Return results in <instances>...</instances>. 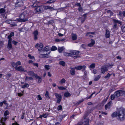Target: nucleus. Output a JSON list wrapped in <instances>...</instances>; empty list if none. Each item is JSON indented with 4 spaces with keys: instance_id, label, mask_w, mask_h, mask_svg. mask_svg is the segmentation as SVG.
<instances>
[{
    "instance_id": "nucleus-10",
    "label": "nucleus",
    "mask_w": 125,
    "mask_h": 125,
    "mask_svg": "<svg viewBox=\"0 0 125 125\" xmlns=\"http://www.w3.org/2000/svg\"><path fill=\"white\" fill-rule=\"evenodd\" d=\"M108 70V69L106 66H103L101 68V73L103 74H104Z\"/></svg>"
},
{
    "instance_id": "nucleus-30",
    "label": "nucleus",
    "mask_w": 125,
    "mask_h": 125,
    "mask_svg": "<svg viewBox=\"0 0 125 125\" xmlns=\"http://www.w3.org/2000/svg\"><path fill=\"white\" fill-rule=\"evenodd\" d=\"M118 14L120 16H122V15L125 16V11H124L122 12L120 11H119V13Z\"/></svg>"
},
{
    "instance_id": "nucleus-48",
    "label": "nucleus",
    "mask_w": 125,
    "mask_h": 125,
    "mask_svg": "<svg viewBox=\"0 0 125 125\" xmlns=\"http://www.w3.org/2000/svg\"><path fill=\"white\" fill-rule=\"evenodd\" d=\"M45 97L47 98H49V93L48 91H47L46 92V93L45 94Z\"/></svg>"
},
{
    "instance_id": "nucleus-60",
    "label": "nucleus",
    "mask_w": 125,
    "mask_h": 125,
    "mask_svg": "<svg viewBox=\"0 0 125 125\" xmlns=\"http://www.w3.org/2000/svg\"><path fill=\"white\" fill-rule=\"evenodd\" d=\"M78 10L79 11L82 12L83 11L82 8L81 6L79 7L78 8Z\"/></svg>"
},
{
    "instance_id": "nucleus-40",
    "label": "nucleus",
    "mask_w": 125,
    "mask_h": 125,
    "mask_svg": "<svg viewBox=\"0 0 125 125\" xmlns=\"http://www.w3.org/2000/svg\"><path fill=\"white\" fill-rule=\"evenodd\" d=\"M57 49V48L55 46H53L51 48V51H54Z\"/></svg>"
},
{
    "instance_id": "nucleus-16",
    "label": "nucleus",
    "mask_w": 125,
    "mask_h": 125,
    "mask_svg": "<svg viewBox=\"0 0 125 125\" xmlns=\"http://www.w3.org/2000/svg\"><path fill=\"white\" fill-rule=\"evenodd\" d=\"M83 117L84 118V122L83 123L85 125H88L89 123V120L88 119H85V118L86 117L85 115Z\"/></svg>"
},
{
    "instance_id": "nucleus-55",
    "label": "nucleus",
    "mask_w": 125,
    "mask_h": 125,
    "mask_svg": "<svg viewBox=\"0 0 125 125\" xmlns=\"http://www.w3.org/2000/svg\"><path fill=\"white\" fill-rule=\"evenodd\" d=\"M95 93V92H94V93H93L92 94H91V95L90 96L88 97H87L86 98V99H90L91 98V97H92V96Z\"/></svg>"
},
{
    "instance_id": "nucleus-59",
    "label": "nucleus",
    "mask_w": 125,
    "mask_h": 125,
    "mask_svg": "<svg viewBox=\"0 0 125 125\" xmlns=\"http://www.w3.org/2000/svg\"><path fill=\"white\" fill-rule=\"evenodd\" d=\"M3 45V42L2 41L0 42V48L2 47Z\"/></svg>"
},
{
    "instance_id": "nucleus-2",
    "label": "nucleus",
    "mask_w": 125,
    "mask_h": 125,
    "mask_svg": "<svg viewBox=\"0 0 125 125\" xmlns=\"http://www.w3.org/2000/svg\"><path fill=\"white\" fill-rule=\"evenodd\" d=\"M118 117L120 121H123L125 119V110L122 108H119L118 110Z\"/></svg>"
},
{
    "instance_id": "nucleus-39",
    "label": "nucleus",
    "mask_w": 125,
    "mask_h": 125,
    "mask_svg": "<svg viewBox=\"0 0 125 125\" xmlns=\"http://www.w3.org/2000/svg\"><path fill=\"white\" fill-rule=\"evenodd\" d=\"M14 33L13 32H11L10 33V35L8 36V38H11V37L12 36H14Z\"/></svg>"
},
{
    "instance_id": "nucleus-38",
    "label": "nucleus",
    "mask_w": 125,
    "mask_h": 125,
    "mask_svg": "<svg viewBox=\"0 0 125 125\" xmlns=\"http://www.w3.org/2000/svg\"><path fill=\"white\" fill-rule=\"evenodd\" d=\"M58 88L60 90H65L66 88L63 86H58Z\"/></svg>"
},
{
    "instance_id": "nucleus-41",
    "label": "nucleus",
    "mask_w": 125,
    "mask_h": 125,
    "mask_svg": "<svg viewBox=\"0 0 125 125\" xmlns=\"http://www.w3.org/2000/svg\"><path fill=\"white\" fill-rule=\"evenodd\" d=\"M21 62L18 61L16 63V66L15 67H17L18 66L21 65Z\"/></svg>"
},
{
    "instance_id": "nucleus-5",
    "label": "nucleus",
    "mask_w": 125,
    "mask_h": 125,
    "mask_svg": "<svg viewBox=\"0 0 125 125\" xmlns=\"http://www.w3.org/2000/svg\"><path fill=\"white\" fill-rule=\"evenodd\" d=\"M44 10V6H38L35 9V10L36 12L39 13L43 11Z\"/></svg>"
},
{
    "instance_id": "nucleus-42",
    "label": "nucleus",
    "mask_w": 125,
    "mask_h": 125,
    "mask_svg": "<svg viewBox=\"0 0 125 125\" xmlns=\"http://www.w3.org/2000/svg\"><path fill=\"white\" fill-rule=\"evenodd\" d=\"M55 1V0H50L47 1L46 3L50 4L54 2Z\"/></svg>"
},
{
    "instance_id": "nucleus-32",
    "label": "nucleus",
    "mask_w": 125,
    "mask_h": 125,
    "mask_svg": "<svg viewBox=\"0 0 125 125\" xmlns=\"http://www.w3.org/2000/svg\"><path fill=\"white\" fill-rule=\"evenodd\" d=\"M33 78L32 77H28L27 76H26V77L25 80L26 81H29L30 80H32Z\"/></svg>"
},
{
    "instance_id": "nucleus-33",
    "label": "nucleus",
    "mask_w": 125,
    "mask_h": 125,
    "mask_svg": "<svg viewBox=\"0 0 125 125\" xmlns=\"http://www.w3.org/2000/svg\"><path fill=\"white\" fill-rule=\"evenodd\" d=\"M112 75V74H110L109 73H108L107 75L105 76L104 78L108 80L110 78V76Z\"/></svg>"
},
{
    "instance_id": "nucleus-18",
    "label": "nucleus",
    "mask_w": 125,
    "mask_h": 125,
    "mask_svg": "<svg viewBox=\"0 0 125 125\" xmlns=\"http://www.w3.org/2000/svg\"><path fill=\"white\" fill-rule=\"evenodd\" d=\"M29 76H34L35 75V73L32 71H29L27 72Z\"/></svg>"
},
{
    "instance_id": "nucleus-47",
    "label": "nucleus",
    "mask_w": 125,
    "mask_h": 125,
    "mask_svg": "<svg viewBox=\"0 0 125 125\" xmlns=\"http://www.w3.org/2000/svg\"><path fill=\"white\" fill-rule=\"evenodd\" d=\"M95 67V64L94 63H92L90 65V68L92 69L94 68Z\"/></svg>"
},
{
    "instance_id": "nucleus-1",
    "label": "nucleus",
    "mask_w": 125,
    "mask_h": 125,
    "mask_svg": "<svg viewBox=\"0 0 125 125\" xmlns=\"http://www.w3.org/2000/svg\"><path fill=\"white\" fill-rule=\"evenodd\" d=\"M32 13L31 11L29 10H27L21 13L19 16V18L21 21L25 22L28 20L27 19L29 16L31 15Z\"/></svg>"
},
{
    "instance_id": "nucleus-7",
    "label": "nucleus",
    "mask_w": 125,
    "mask_h": 125,
    "mask_svg": "<svg viewBox=\"0 0 125 125\" xmlns=\"http://www.w3.org/2000/svg\"><path fill=\"white\" fill-rule=\"evenodd\" d=\"M54 94L57 99V103H60L62 99V96L61 95L56 93H55Z\"/></svg>"
},
{
    "instance_id": "nucleus-44",
    "label": "nucleus",
    "mask_w": 125,
    "mask_h": 125,
    "mask_svg": "<svg viewBox=\"0 0 125 125\" xmlns=\"http://www.w3.org/2000/svg\"><path fill=\"white\" fill-rule=\"evenodd\" d=\"M64 96L66 97H67L70 96V94L68 93H64Z\"/></svg>"
},
{
    "instance_id": "nucleus-13",
    "label": "nucleus",
    "mask_w": 125,
    "mask_h": 125,
    "mask_svg": "<svg viewBox=\"0 0 125 125\" xmlns=\"http://www.w3.org/2000/svg\"><path fill=\"white\" fill-rule=\"evenodd\" d=\"M9 116H4L3 117H2L0 119V122L1 123H5V122L6 121V120L9 118Z\"/></svg>"
},
{
    "instance_id": "nucleus-25",
    "label": "nucleus",
    "mask_w": 125,
    "mask_h": 125,
    "mask_svg": "<svg viewBox=\"0 0 125 125\" xmlns=\"http://www.w3.org/2000/svg\"><path fill=\"white\" fill-rule=\"evenodd\" d=\"M86 16L85 15H83L81 17V22L82 23H83L86 19Z\"/></svg>"
},
{
    "instance_id": "nucleus-54",
    "label": "nucleus",
    "mask_w": 125,
    "mask_h": 125,
    "mask_svg": "<svg viewBox=\"0 0 125 125\" xmlns=\"http://www.w3.org/2000/svg\"><path fill=\"white\" fill-rule=\"evenodd\" d=\"M86 68V66L85 65H83L82 66V71L83 72H84L85 71V68Z\"/></svg>"
},
{
    "instance_id": "nucleus-24",
    "label": "nucleus",
    "mask_w": 125,
    "mask_h": 125,
    "mask_svg": "<svg viewBox=\"0 0 125 125\" xmlns=\"http://www.w3.org/2000/svg\"><path fill=\"white\" fill-rule=\"evenodd\" d=\"M10 114V112L8 110H6L5 111L4 113V115L5 117L9 116L8 115Z\"/></svg>"
},
{
    "instance_id": "nucleus-20",
    "label": "nucleus",
    "mask_w": 125,
    "mask_h": 125,
    "mask_svg": "<svg viewBox=\"0 0 125 125\" xmlns=\"http://www.w3.org/2000/svg\"><path fill=\"white\" fill-rule=\"evenodd\" d=\"M77 37V36L76 34L73 33L72 34V38L73 40H76Z\"/></svg>"
},
{
    "instance_id": "nucleus-19",
    "label": "nucleus",
    "mask_w": 125,
    "mask_h": 125,
    "mask_svg": "<svg viewBox=\"0 0 125 125\" xmlns=\"http://www.w3.org/2000/svg\"><path fill=\"white\" fill-rule=\"evenodd\" d=\"M64 49L65 48L63 47H58V50L59 52L61 53Z\"/></svg>"
},
{
    "instance_id": "nucleus-49",
    "label": "nucleus",
    "mask_w": 125,
    "mask_h": 125,
    "mask_svg": "<svg viewBox=\"0 0 125 125\" xmlns=\"http://www.w3.org/2000/svg\"><path fill=\"white\" fill-rule=\"evenodd\" d=\"M121 30L123 32H125V27L124 26H122Z\"/></svg>"
},
{
    "instance_id": "nucleus-37",
    "label": "nucleus",
    "mask_w": 125,
    "mask_h": 125,
    "mask_svg": "<svg viewBox=\"0 0 125 125\" xmlns=\"http://www.w3.org/2000/svg\"><path fill=\"white\" fill-rule=\"evenodd\" d=\"M66 80L64 78L62 79L59 82V83H60L63 84L65 83Z\"/></svg>"
},
{
    "instance_id": "nucleus-27",
    "label": "nucleus",
    "mask_w": 125,
    "mask_h": 125,
    "mask_svg": "<svg viewBox=\"0 0 125 125\" xmlns=\"http://www.w3.org/2000/svg\"><path fill=\"white\" fill-rule=\"evenodd\" d=\"M111 116L112 118L115 117L117 116H118V114L116 112H115L112 114Z\"/></svg>"
},
{
    "instance_id": "nucleus-8",
    "label": "nucleus",
    "mask_w": 125,
    "mask_h": 125,
    "mask_svg": "<svg viewBox=\"0 0 125 125\" xmlns=\"http://www.w3.org/2000/svg\"><path fill=\"white\" fill-rule=\"evenodd\" d=\"M15 68L16 70L20 72H27V71L26 70H25L24 68L22 66L15 67Z\"/></svg>"
},
{
    "instance_id": "nucleus-6",
    "label": "nucleus",
    "mask_w": 125,
    "mask_h": 125,
    "mask_svg": "<svg viewBox=\"0 0 125 125\" xmlns=\"http://www.w3.org/2000/svg\"><path fill=\"white\" fill-rule=\"evenodd\" d=\"M50 52L47 54L45 53V52H39V54L40 55V57L41 58H49L50 57V56L48 55V54L50 53Z\"/></svg>"
},
{
    "instance_id": "nucleus-21",
    "label": "nucleus",
    "mask_w": 125,
    "mask_h": 125,
    "mask_svg": "<svg viewBox=\"0 0 125 125\" xmlns=\"http://www.w3.org/2000/svg\"><path fill=\"white\" fill-rule=\"evenodd\" d=\"M44 10H47L49 9L50 10H52L53 9L52 7H51L50 6H44Z\"/></svg>"
},
{
    "instance_id": "nucleus-46",
    "label": "nucleus",
    "mask_w": 125,
    "mask_h": 125,
    "mask_svg": "<svg viewBox=\"0 0 125 125\" xmlns=\"http://www.w3.org/2000/svg\"><path fill=\"white\" fill-rule=\"evenodd\" d=\"M115 97V94H112L111 96V99L112 100H114Z\"/></svg>"
},
{
    "instance_id": "nucleus-52",
    "label": "nucleus",
    "mask_w": 125,
    "mask_h": 125,
    "mask_svg": "<svg viewBox=\"0 0 125 125\" xmlns=\"http://www.w3.org/2000/svg\"><path fill=\"white\" fill-rule=\"evenodd\" d=\"M28 56L29 58L30 59H35L34 57L33 56H32L30 54L28 55Z\"/></svg>"
},
{
    "instance_id": "nucleus-28",
    "label": "nucleus",
    "mask_w": 125,
    "mask_h": 125,
    "mask_svg": "<svg viewBox=\"0 0 125 125\" xmlns=\"http://www.w3.org/2000/svg\"><path fill=\"white\" fill-rule=\"evenodd\" d=\"M7 47L9 50L11 49L12 48L11 43H8Z\"/></svg>"
},
{
    "instance_id": "nucleus-61",
    "label": "nucleus",
    "mask_w": 125,
    "mask_h": 125,
    "mask_svg": "<svg viewBox=\"0 0 125 125\" xmlns=\"http://www.w3.org/2000/svg\"><path fill=\"white\" fill-rule=\"evenodd\" d=\"M38 99L39 100H41L42 99V98L41 97L40 95H38Z\"/></svg>"
},
{
    "instance_id": "nucleus-3",
    "label": "nucleus",
    "mask_w": 125,
    "mask_h": 125,
    "mask_svg": "<svg viewBox=\"0 0 125 125\" xmlns=\"http://www.w3.org/2000/svg\"><path fill=\"white\" fill-rule=\"evenodd\" d=\"M115 97L117 98L120 96L124 95L125 96V92L121 90H118L114 93Z\"/></svg>"
},
{
    "instance_id": "nucleus-51",
    "label": "nucleus",
    "mask_w": 125,
    "mask_h": 125,
    "mask_svg": "<svg viewBox=\"0 0 125 125\" xmlns=\"http://www.w3.org/2000/svg\"><path fill=\"white\" fill-rule=\"evenodd\" d=\"M62 109V106L61 105H60L58 106L57 110L58 111H59L60 110H61Z\"/></svg>"
},
{
    "instance_id": "nucleus-35",
    "label": "nucleus",
    "mask_w": 125,
    "mask_h": 125,
    "mask_svg": "<svg viewBox=\"0 0 125 125\" xmlns=\"http://www.w3.org/2000/svg\"><path fill=\"white\" fill-rule=\"evenodd\" d=\"M47 115L46 114H43L42 115H41L39 117L42 118V117H43L44 118H46L47 117Z\"/></svg>"
},
{
    "instance_id": "nucleus-57",
    "label": "nucleus",
    "mask_w": 125,
    "mask_h": 125,
    "mask_svg": "<svg viewBox=\"0 0 125 125\" xmlns=\"http://www.w3.org/2000/svg\"><path fill=\"white\" fill-rule=\"evenodd\" d=\"M11 74L10 73H8L6 75V77L7 78H9L11 76Z\"/></svg>"
},
{
    "instance_id": "nucleus-34",
    "label": "nucleus",
    "mask_w": 125,
    "mask_h": 125,
    "mask_svg": "<svg viewBox=\"0 0 125 125\" xmlns=\"http://www.w3.org/2000/svg\"><path fill=\"white\" fill-rule=\"evenodd\" d=\"M82 66L81 65H79L77 66L74 67V68L77 70H80L82 69Z\"/></svg>"
},
{
    "instance_id": "nucleus-58",
    "label": "nucleus",
    "mask_w": 125,
    "mask_h": 125,
    "mask_svg": "<svg viewBox=\"0 0 125 125\" xmlns=\"http://www.w3.org/2000/svg\"><path fill=\"white\" fill-rule=\"evenodd\" d=\"M45 68L47 70H48L50 69L49 66L48 65H45L44 66Z\"/></svg>"
},
{
    "instance_id": "nucleus-4",
    "label": "nucleus",
    "mask_w": 125,
    "mask_h": 125,
    "mask_svg": "<svg viewBox=\"0 0 125 125\" xmlns=\"http://www.w3.org/2000/svg\"><path fill=\"white\" fill-rule=\"evenodd\" d=\"M35 48H37L39 52H44L43 50V45L41 43L40 44H39L37 43L35 45Z\"/></svg>"
},
{
    "instance_id": "nucleus-9",
    "label": "nucleus",
    "mask_w": 125,
    "mask_h": 125,
    "mask_svg": "<svg viewBox=\"0 0 125 125\" xmlns=\"http://www.w3.org/2000/svg\"><path fill=\"white\" fill-rule=\"evenodd\" d=\"M23 3V1L21 0H17L16 2L15 3L16 7H18L22 6Z\"/></svg>"
},
{
    "instance_id": "nucleus-36",
    "label": "nucleus",
    "mask_w": 125,
    "mask_h": 125,
    "mask_svg": "<svg viewBox=\"0 0 125 125\" xmlns=\"http://www.w3.org/2000/svg\"><path fill=\"white\" fill-rule=\"evenodd\" d=\"M59 63L60 65L63 66H65V62L62 61H60Z\"/></svg>"
},
{
    "instance_id": "nucleus-26",
    "label": "nucleus",
    "mask_w": 125,
    "mask_h": 125,
    "mask_svg": "<svg viewBox=\"0 0 125 125\" xmlns=\"http://www.w3.org/2000/svg\"><path fill=\"white\" fill-rule=\"evenodd\" d=\"M39 4V2H38V1H36L33 3V5H32V7H37Z\"/></svg>"
},
{
    "instance_id": "nucleus-17",
    "label": "nucleus",
    "mask_w": 125,
    "mask_h": 125,
    "mask_svg": "<svg viewBox=\"0 0 125 125\" xmlns=\"http://www.w3.org/2000/svg\"><path fill=\"white\" fill-rule=\"evenodd\" d=\"M71 69L70 72L72 75H73L75 74V69L74 67L73 68L71 67L70 68Z\"/></svg>"
},
{
    "instance_id": "nucleus-45",
    "label": "nucleus",
    "mask_w": 125,
    "mask_h": 125,
    "mask_svg": "<svg viewBox=\"0 0 125 125\" xmlns=\"http://www.w3.org/2000/svg\"><path fill=\"white\" fill-rule=\"evenodd\" d=\"M86 36H88V37H90V38H91L93 37V36L91 34L90 32H88L86 34Z\"/></svg>"
},
{
    "instance_id": "nucleus-15",
    "label": "nucleus",
    "mask_w": 125,
    "mask_h": 125,
    "mask_svg": "<svg viewBox=\"0 0 125 125\" xmlns=\"http://www.w3.org/2000/svg\"><path fill=\"white\" fill-rule=\"evenodd\" d=\"M105 36L106 38H109L110 37V32L108 29H106V30Z\"/></svg>"
},
{
    "instance_id": "nucleus-62",
    "label": "nucleus",
    "mask_w": 125,
    "mask_h": 125,
    "mask_svg": "<svg viewBox=\"0 0 125 125\" xmlns=\"http://www.w3.org/2000/svg\"><path fill=\"white\" fill-rule=\"evenodd\" d=\"M94 45L92 43H90L88 44V46L89 47H91L93 46Z\"/></svg>"
},
{
    "instance_id": "nucleus-31",
    "label": "nucleus",
    "mask_w": 125,
    "mask_h": 125,
    "mask_svg": "<svg viewBox=\"0 0 125 125\" xmlns=\"http://www.w3.org/2000/svg\"><path fill=\"white\" fill-rule=\"evenodd\" d=\"M63 54L65 56H72L71 54V52L68 53L65 52Z\"/></svg>"
},
{
    "instance_id": "nucleus-11",
    "label": "nucleus",
    "mask_w": 125,
    "mask_h": 125,
    "mask_svg": "<svg viewBox=\"0 0 125 125\" xmlns=\"http://www.w3.org/2000/svg\"><path fill=\"white\" fill-rule=\"evenodd\" d=\"M112 104V102L110 101L105 106V107L106 110L109 109L111 107V105Z\"/></svg>"
},
{
    "instance_id": "nucleus-63",
    "label": "nucleus",
    "mask_w": 125,
    "mask_h": 125,
    "mask_svg": "<svg viewBox=\"0 0 125 125\" xmlns=\"http://www.w3.org/2000/svg\"><path fill=\"white\" fill-rule=\"evenodd\" d=\"M12 42L14 45H16L18 43L17 42L14 40Z\"/></svg>"
},
{
    "instance_id": "nucleus-12",
    "label": "nucleus",
    "mask_w": 125,
    "mask_h": 125,
    "mask_svg": "<svg viewBox=\"0 0 125 125\" xmlns=\"http://www.w3.org/2000/svg\"><path fill=\"white\" fill-rule=\"evenodd\" d=\"M33 34L34 36V40H36L38 39L37 35L38 34V31L37 30L34 31L33 32Z\"/></svg>"
},
{
    "instance_id": "nucleus-23",
    "label": "nucleus",
    "mask_w": 125,
    "mask_h": 125,
    "mask_svg": "<svg viewBox=\"0 0 125 125\" xmlns=\"http://www.w3.org/2000/svg\"><path fill=\"white\" fill-rule=\"evenodd\" d=\"M113 21L114 22V23H115L116 24L117 23H118L120 25H121L122 24L121 22L119 20L115 19H113Z\"/></svg>"
},
{
    "instance_id": "nucleus-64",
    "label": "nucleus",
    "mask_w": 125,
    "mask_h": 125,
    "mask_svg": "<svg viewBox=\"0 0 125 125\" xmlns=\"http://www.w3.org/2000/svg\"><path fill=\"white\" fill-rule=\"evenodd\" d=\"M91 43H92L94 45L95 44V41L93 39H91Z\"/></svg>"
},
{
    "instance_id": "nucleus-56",
    "label": "nucleus",
    "mask_w": 125,
    "mask_h": 125,
    "mask_svg": "<svg viewBox=\"0 0 125 125\" xmlns=\"http://www.w3.org/2000/svg\"><path fill=\"white\" fill-rule=\"evenodd\" d=\"M92 72V73L94 74H96L97 73L98 71L96 69H94L93 70Z\"/></svg>"
},
{
    "instance_id": "nucleus-53",
    "label": "nucleus",
    "mask_w": 125,
    "mask_h": 125,
    "mask_svg": "<svg viewBox=\"0 0 125 125\" xmlns=\"http://www.w3.org/2000/svg\"><path fill=\"white\" fill-rule=\"evenodd\" d=\"M81 46L83 48L85 49L86 47V45L84 44H83L81 45Z\"/></svg>"
},
{
    "instance_id": "nucleus-50",
    "label": "nucleus",
    "mask_w": 125,
    "mask_h": 125,
    "mask_svg": "<svg viewBox=\"0 0 125 125\" xmlns=\"http://www.w3.org/2000/svg\"><path fill=\"white\" fill-rule=\"evenodd\" d=\"M83 101L84 100L83 99H82L81 100H80L78 102L76 103V104L77 105H78L81 103L82 102H83Z\"/></svg>"
},
{
    "instance_id": "nucleus-22",
    "label": "nucleus",
    "mask_w": 125,
    "mask_h": 125,
    "mask_svg": "<svg viewBox=\"0 0 125 125\" xmlns=\"http://www.w3.org/2000/svg\"><path fill=\"white\" fill-rule=\"evenodd\" d=\"M50 50V48H49L48 46H46L45 47L43 48V50L44 52H46Z\"/></svg>"
},
{
    "instance_id": "nucleus-14",
    "label": "nucleus",
    "mask_w": 125,
    "mask_h": 125,
    "mask_svg": "<svg viewBox=\"0 0 125 125\" xmlns=\"http://www.w3.org/2000/svg\"><path fill=\"white\" fill-rule=\"evenodd\" d=\"M70 52L71 53L72 55L78 54L80 52L79 51L76 50H71L70 51Z\"/></svg>"
},
{
    "instance_id": "nucleus-29",
    "label": "nucleus",
    "mask_w": 125,
    "mask_h": 125,
    "mask_svg": "<svg viewBox=\"0 0 125 125\" xmlns=\"http://www.w3.org/2000/svg\"><path fill=\"white\" fill-rule=\"evenodd\" d=\"M101 75L100 74L99 75L96 76L94 80V81H98L99 79L101 77Z\"/></svg>"
},
{
    "instance_id": "nucleus-43",
    "label": "nucleus",
    "mask_w": 125,
    "mask_h": 125,
    "mask_svg": "<svg viewBox=\"0 0 125 125\" xmlns=\"http://www.w3.org/2000/svg\"><path fill=\"white\" fill-rule=\"evenodd\" d=\"M5 11V9L4 8H2L0 9V13H4Z\"/></svg>"
}]
</instances>
